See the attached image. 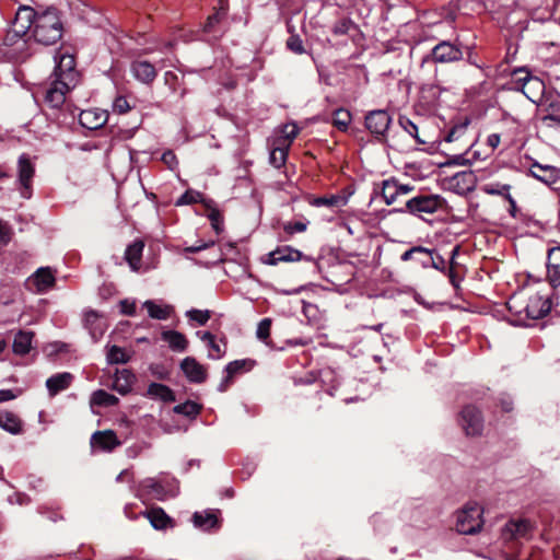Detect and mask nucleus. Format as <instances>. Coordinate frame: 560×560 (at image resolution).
<instances>
[{
	"instance_id": "nucleus-1",
	"label": "nucleus",
	"mask_w": 560,
	"mask_h": 560,
	"mask_svg": "<svg viewBox=\"0 0 560 560\" xmlns=\"http://www.w3.org/2000/svg\"><path fill=\"white\" fill-rule=\"evenodd\" d=\"M80 81L72 55L62 54L50 77V83L45 90V102L54 108L60 107L66 101V94L74 89Z\"/></svg>"
},
{
	"instance_id": "nucleus-2",
	"label": "nucleus",
	"mask_w": 560,
	"mask_h": 560,
	"mask_svg": "<svg viewBox=\"0 0 560 560\" xmlns=\"http://www.w3.org/2000/svg\"><path fill=\"white\" fill-rule=\"evenodd\" d=\"M509 311L517 317V322L524 324L526 319H538L546 316L551 308V302L547 295L532 289H524L514 293L506 303Z\"/></svg>"
},
{
	"instance_id": "nucleus-3",
	"label": "nucleus",
	"mask_w": 560,
	"mask_h": 560,
	"mask_svg": "<svg viewBox=\"0 0 560 560\" xmlns=\"http://www.w3.org/2000/svg\"><path fill=\"white\" fill-rule=\"evenodd\" d=\"M61 35L62 25L56 10L49 9L36 18L33 36L38 43L52 45Z\"/></svg>"
},
{
	"instance_id": "nucleus-4",
	"label": "nucleus",
	"mask_w": 560,
	"mask_h": 560,
	"mask_svg": "<svg viewBox=\"0 0 560 560\" xmlns=\"http://www.w3.org/2000/svg\"><path fill=\"white\" fill-rule=\"evenodd\" d=\"M482 509L479 504L472 503L465 505L456 514V530L459 534L472 535L482 527Z\"/></svg>"
},
{
	"instance_id": "nucleus-5",
	"label": "nucleus",
	"mask_w": 560,
	"mask_h": 560,
	"mask_svg": "<svg viewBox=\"0 0 560 560\" xmlns=\"http://www.w3.org/2000/svg\"><path fill=\"white\" fill-rule=\"evenodd\" d=\"M534 523L528 518H511L501 529V538L504 541L529 539L534 532Z\"/></svg>"
},
{
	"instance_id": "nucleus-6",
	"label": "nucleus",
	"mask_w": 560,
	"mask_h": 560,
	"mask_svg": "<svg viewBox=\"0 0 560 560\" xmlns=\"http://www.w3.org/2000/svg\"><path fill=\"white\" fill-rule=\"evenodd\" d=\"M39 14H36L35 11L30 7H21L16 14L12 24L11 31L8 33L5 37V42H11L13 37H23L25 36L32 26H35V20Z\"/></svg>"
},
{
	"instance_id": "nucleus-7",
	"label": "nucleus",
	"mask_w": 560,
	"mask_h": 560,
	"mask_svg": "<svg viewBox=\"0 0 560 560\" xmlns=\"http://www.w3.org/2000/svg\"><path fill=\"white\" fill-rule=\"evenodd\" d=\"M459 424L468 436H478L483 431V418L478 408L468 405L459 415Z\"/></svg>"
},
{
	"instance_id": "nucleus-8",
	"label": "nucleus",
	"mask_w": 560,
	"mask_h": 560,
	"mask_svg": "<svg viewBox=\"0 0 560 560\" xmlns=\"http://www.w3.org/2000/svg\"><path fill=\"white\" fill-rule=\"evenodd\" d=\"M415 186L400 184L398 179L390 177L382 182L381 196L387 206L398 202L402 197L409 195Z\"/></svg>"
},
{
	"instance_id": "nucleus-9",
	"label": "nucleus",
	"mask_w": 560,
	"mask_h": 560,
	"mask_svg": "<svg viewBox=\"0 0 560 560\" xmlns=\"http://www.w3.org/2000/svg\"><path fill=\"white\" fill-rule=\"evenodd\" d=\"M442 207V198L438 195L418 196L406 202L410 213H434Z\"/></svg>"
},
{
	"instance_id": "nucleus-10",
	"label": "nucleus",
	"mask_w": 560,
	"mask_h": 560,
	"mask_svg": "<svg viewBox=\"0 0 560 560\" xmlns=\"http://www.w3.org/2000/svg\"><path fill=\"white\" fill-rule=\"evenodd\" d=\"M35 175V166L27 154L20 155L18 160V177L22 186L21 195L24 198L31 197L32 179Z\"/></svg>"
},
{
	"instance_id": "nucleus-11",
	"label": "nucleus",
	"mask_w": 560,
	"mask_h": 560,
	"mask_svg": "<svg viewBox=\"0 0 560 560\" xmlns=\"http://www.w3.org/2000/svg\"><path fill=\"white\" fill-rule=\"evenodd\" d=\"M390 122L392 118L384 109L372 110L365 116V127L376 136H384Z\"/></svg>"
},
{
	"instance_id": "nucleus-12",
	"label": "nucleus",
	"mask_w": 560,
	"mask_h": 560,
	"mask_svg": "<svg viewBox=\"0 0 560 560\" xmlns=\"http://www.w3.org/2000/svg\"><path fill=\"white\" fill-rule=\"evenodd\" d=\"M431 58L434 62H454L463 58V51L450 42H441L433 47Z\"/></svg>"
},
{
	"instance_id": "nucleus-13",
	"label": "nucleus",
	"mask_w": 560,
	"mask_h": 560,
	"mask_svg": "<svg viewBox=\"0 0 560 560\" xmlns=\"http://www.w3.org/2000/svg\"><path fill=\"white\" fill-rule=\"evenodd\" d=\"M55 270L50 267H40L28 279V283L35 288L37 293H44L55 285Z\"/></svg>"
},
{
	"instance_id": "nucleus-14",
	"label": "nucleus",
	"mask_w": 560,
	"mask_h": 560,
	"mask_svg": "<svg viewBox=\"0 0 560 560\" xmlns=\"http://www.w3.org/2000/svg\"><path fill=\"white\" fill-rule=\"evenodd\" d=\"M180 369L191 383H203L207 380V369L195 358L187 357L180 362Z\"/></svg>"
},
{
	"instance_id": "nucleus-15",
	"label": "nucleus",
	"mask_w": 560,
	"mask_h": 560,
	"mask_svg": "<svg viewBox=\"0 0 560 560\" xmlns=\"http://www.w3.org/2000/svg\"><path fill=\"white\" fill-rule=\"evenodd\" d=\"M108 119L106 110L91 108L82 110L79 115V121L82 127L89 130H96L103 127Z\"/></svg>"
},
{
	"instance_id": "nucleus-16",
	"label": "nucleus",
	"mask_w": 560,
	"mask_h": 560,
	"mask_svg": "<svg viewBox=\"0 0 560 560\" xmlns=\"http://www.w3.org/2000/svg\"><path fill=\"white\" fill-rule=\"evenodd\" d=\"M303 258L302 252L291 246H280L268 254L266 260L269 265H277L279 262H293L300 261Z\"/></svg>"
},
{
	"instance_id": "nucleus-17",
	"label": "nucleus",
	"mask_w": 560,
	"mask_h": 560,
	"mask_svg": "<svg viewBox=\"0 0 560 560\" xmlns=\"http://www.w3.org/2000/svg\"><path fill=\"white\" fill-rule=\"evenodd\" d=\"M529 173L533 177L549 187H552L555 184H557L560 178V172L557 167L551 165H542L539 163H534L529 168Z\"/></svg>"
},
{
	"instance_id": "nucleus-18",
	"label": "nucleus",
	"mask_w": 560,
	"mask_h": 560,
	"mask_svg": "<svg viewBox=\"0 0 560 560\" xmlns=\"http://www.w3.org/2000/svg\"><path fill=\"white\" fill-rule=\"evenodd\" d=\"M91 444L93 447H98L102 451L110 452L120 445V442L114 431L106 430L95 432L92 435Z\"/></svg>"
},
{
	"instance_id": "nucleus-19",
	"label": "nucleus",
	"mask_w": 560,
	"mask_h": 560,
	"mask_svg": "<svg viewBox=\"0 0 560 560\" xmlns=\"http://www.w3.org/2000/svg\"><path fill=\"white\" fill-rule=\"evenodd\" d=\"M131 72L138 81L145 84L152 83L158 74L154 66L145 60L133 61L131 65Z\"/></svg>"
},
{
	"instance_id": "nucleus-20",
	"label": "nucleus",
	"mask_w": 560,
	"mask_h": 560,
	"mask_svg": "<svg viewBox=\"0 0 560 560\" xmlns=\"http://www.w3.org/2000/svg\"><path fill=\"white\" fill-rule=\"evenodd\" d=\"M135 375L127 369L117 370L114 377L113 388L121 395L131 390Z\"/></svg>"
},
{
	"instance_id": "nucleus-21",
	"label": "nucleus",
	"mask_w": 560,
	"mask_h": 560,
	"mask_svg": "<svg viewBox=\"0 0 560 560\" xmlns=\"http://www.w3.org/2000/svg\"><path fill=\"white\" fill-rule=\"evenodd\" d=\"M72 378L73 376L68 372L59 373L49 377L46 381V387L50 396H55L59 392L67 389L70 386Z\"/></svg>"
},
{
	"instance_id": "nucleus-22",
	"label": "nucleus",
	"mask_w": 560,
	"mask_h": 560,
	"mask_svg": "<svg viewBox=\"0 0 560 560\" xmlns=\"http://www.w3.org/2000/svg\"><path fill=\"white\" fill-rule=\"evenodd\" d=\"M143 248L144 243L137 240L125 250V259L133 271H138L140 268Z\"/></svg>"
},
{
	"instance_id": "nucleus-23",
	"label": "nucleus",
	"mask_w": 560,
	"mask_h": 560,
	"mask_svg": "<svg viewBox=\"0 0 560 560\" xmlns=\"http://www.w3.org/2000/svg\"><path fill=\"white\" fill-rule=\"evenodd\" d=\"M84 326L90 330L93 339L97 340L104 332V324L96 311L89 310L84 312Z\"/></svg>"
},
{
	"instance_id": "nucleus-24",
	"label": "nucleus",
	"mask_w": 560,
	"mask_h": 560,
	"mask_svg": "<svg viewBox=\"0 0 560 560\" xmlns=\"http://www.w3.org/2000/svg\"><path fill=\"white\" fill-rule=\"evenodd\" d=\"M521 90L528 100L536 103L544 94L545 84L539 78L533 77L532 79H527Z\"/></svg>"
},
{
	"instance_id": "nucleus-25",
	"label": "nucleus",
	"mask_w": 560,
	"mask_h": 560,
	"mask_svg": "<svg viewBox=\"0 0 560 560\" xmlns=\"http://www.w3.org/2000/svg\"><path fill=\"white\" fill-rule=\"evenodd\" d=\"M162 339L168 343L173 351L183 352L188 347V340L185 335L176 330L163 331Z\"/></svg>"
},
{
	"instance_id": "nucleus-26",
	"label": "nucleus",
	"mask_w": 560,
	"mask_h": 560,
	"mask_svg": "<svg viewBox=\"0 0 560 560\" xmlns=\"http://www.w3.org/2000/svg\"><path fill=\"white\" fill-rule=\"evenodd\" d=\"M0 427L11 434H19L22 432L21 419L11 411H0Z\"/></svg>"
},
{
	"instance_id": "nucleus-27",
	"label": "nucleus",
	"mask_w": 560,
	"mask_h": 560,
	"mask_svg": "<svg viewBox=\"0 0 560 560\" xmlns=\"http://www.w3.org/2000/svg\"><path fill=\"white\" fill-rule=\"evenodd\" d=\"M155 529H164L171 524V518L161 508H153L143 513Z\"/></svg>"
},
{
	"instance_id": "nucleus-28",
	"label": "nucleus",
	"mask_w": 560,
	"mask_h": 560,
	"mask_svg": "<svg viewBox=\"0 0 560 560\" xmlns=\"http://www.w3.org/2000/svg\"><path fill=\"white\" fill-rule=\"evenodd\" d=\"M34 334L32 331L20 330L13 341V352L24 355L30 352Z\"/></svg>"
},
{
	"instance_id": "nucleus-29",
	"label": "nucleus",
	"mask_w": 560,
	"mask_h": 560,
	"mask_svg": "<svg viewBox=\"0 0 560 560\" xmlns=\"http://www.w3.org/2000/svg\"><path fill=\"white\" fill-rule=\"evenodd\" d=\"M148 395L165 402L175 400L173 390L168 386L160 383L150 384L148 387Z\"/></svg>"
},
{
	"instance_id": "nucleus-30",
	"label": "nucleus",
	"mask_w": 560,
	"mask_h": 560,
	"mask_svg": "<svg viewBox=\"0 0 560 560\" xmlns=\"http://www.w3.org/2000/svg\"><path fill=\"white\" fill-rule=\"evenodd\" d=\"M192 522L196 527L207 530L217 526L218 517L212 512H196L192 515Z\"/></svg>"
},
{
	"instance_id": "nucleus-31",
	"label": "nucleus",
	"mask_w": 560,
	"mask_h": 560,
	"mask_svg": "<svg viewBox=\"0 0 560 560\" xmlns=\"http://www.w3.org/2000/svg\"><path fill=\"white\" fill-rule=\"evenodd\" d=\"M149 316L154 319L165 320L170 317L172 308L167 305H159L155 302L148 300L143 303Z\"/></svg>"
},
{
	"instance_id": "nucleus-32",
	"label": "nucleus",
	"mask_w": 560,
	"mask_h": 560,
	"mask_svg": "<svg viewBox=\"0 0 560 560\" xmlns=\"http://www.w3.org/2000/svg\"><path fill=\"white\" fill-rule=\"evenodd\" d=\"M560 249L559 247H552L548 252V259L550 260L552 254ZM547 278L550 285L557 289L560 285V267L557 264L548 262L547 265Z\"/></svg>"
},
{
	"instance_id": "nucleus-33",
	"label": "nucleus",
	"mask_w": 560,
	"mask_h": 560,
	"mask_svg": "<svg viewBox=\"0 0 560 560\" xmlns=\"http://www.w3.org/2000/svg\"><path fill=\"white\" fill-rule=\"evenodd\" d=\"M209 201H211V200L205 199L201 192H199L197 190L188 189L177 199L175 205L184 206V205H192V203L201 202L206 206V203Z\"/></svg>"
},
{
	"instance_id": "nucleus-34",
	"label": "nucleus",
	"mask_w": 560,
	"mask_h": 560,
	"mask_svg": "<svg viewBox=\"0 0 560 560\" xmlns=\"http://www.w3.org/2000/svg\"><path fill=\"white\" fill-rule=\"evenodd\" d=\"M352 116L349 110L338 108L334 112L332 125L341 131H346L351 122Z\"/></svg>"
},
{
	"instance_id": "nucleus-35",
	"label": "nucleus",
	"mask_w": 560,
	"mask_h": 560,
	"mask_svg": "<svg viewBox=\"0 0 560 560\" xmlns=\"http://www.w3.org/2000/svg\"><path fill=\"white\" fill-rule=\"evenodd\" d=\"M118 402V398L103 389L93 393L91 404L97 406H114Z\"/></svg>"
},
{
	"instance_id": "nucleus-36",
	"label": "nucleus",
	"mask_w": 560,
	"mask_h": 560,
	"mask_svg": "<svg viewBox=\"0 0 560 560\" xmlns=\"http://www.w3.org/2000/svg\"><path fill=\"white\" fill-rule=\"evenodd\" d=\"M206 208L209 210L208 218L212 228L218 234L221 233L223 231V218L220 211L215 208L212 200L206 203Z\"/></svg>"
},
{
	"instance_id": "nucleus-37",
	"label": "nucleus",
	"mask_w": 560,
	"mask_h": 560,
	"mask_svg": "<svg viewBox=\"0 0 560 560\" xmlns=\"http://www.w3.org/2000/svg\"><path fill=\"white\" fill-rule=\"evenodd\" d=\"M142 488L158 500L164 499L165 490L161 482L155 478H147L142 481Z\"/></svg>"
},
{
	"instance_id": "nucleus-38",
	"label": "nucleus",
	"mask_w": 560,
	"mask_h": 560,
	"mask_svg": "<svg viewBox=\"0 0 560 560\" xmlns=\"http://www.w3.org/2000/svg\"><path fill=\"white\" fill-rule=\"evenodd\" d=\"M106 357L110 364L126 363L129 361V355L126 353L125 349L118 346L109 347Z\"/></svg>"
},
{
	"instance_id": "nucleus-39",
	"label": "nucleus",
	"mask_w": 560,
	"mask_h": 560,
	"mask_svg": "<svg viewBox=\"0 0 560 560\" xmlns=\"http://www.w3.org/2000/svg\"><path fill=\"white\" fill-rule=\"evenodd\" d=\"M253 363L254 362L250 360H235L230 362L225 368L228 378H231L233 375L240 373L243 370H250Z\"/></svg>"
},
{
	"instance_id": "nucleus-40",
	"label": "nucleus",
	"mask_w": 560,
	"mask_h": 560,
	"mask_svg": "<svg viewBox=\"0 0 560 560\" xmlns=\"http://www.w3.org/2000/svg\"><path fill=\"white\" fill-rule=\"evenodd\" d=\"M400 127L408 132L411 137H413L418 143L424 144L425 140L421 139L418 135V127L413 124L408 117L400 116L399 117Z\"/></svg>"
},
{
	"instance_id": "nucleus-41",
	"label": "nucleus",
	"mask_w": 560,
	"mask_h": 560,
	"mask_svg": "<svg viewBox=\"0 0 560 560\" xmlns=\"http://www.w3.org/2000/svg\"><path fill=\"white\" fill-rule=\"evenodd\" d=\"M200 407L194 401H186L174 407V412L185 415L187 417H195L199 413Z\"/></svg>"
},
{
	"instance_id": "nucleus-42",
	"label": "nucleus",
	"mask_w": 560,
	"mask_h": 560,
	"mask_svg": "<svg viewBox=\"0 0 560 560\" xmlns=\"http://www.w3.org/2000/svg\"><path fill=\"white\" fill-rule=\"evenodd\" d=\"M341 200H342V198L340 196L330 195V196H324V197L314 198L311 201V205L315 206V207L332 208V207L339 206Z\"/></svg>"
},
{
	"instance_id": "nucleus-43",
	"label": "nucleus",
	"mask_w": 560,
	"mask_h": 560,
	"mask_svg": "<svg viewBox=\"0 0 560 560\" xmlns=\"http://www.w3.org/2000/svg\"><path fill=\"white\" fill-rule=\"evenodd\" d=\"M287 155H288V147L287 148H275L270 152L269 161L275 167L279 168L282 165H284Z\"/></svg>"
},
{
	"instance_id": "nucleus-44",
	"label": "nucleus",
	"mask_w": 560,
	"mask_h": 560,
	"mask_svg": "<svg viewBox=\"0 0 560 560\" xmlns=\"http://www.w3.org/2000/svg\"><path fill=\"white\" fill-rule=\"evenodd\" d=\"M186 316L190 320L197 322L199 325H205L211 317L210 311H201V310H189L186 312Z\"/></svg>"
},
{
	"instance_id": "nucleus-45",
	"label": "nucleus",
	"mask_w": 560,
	"mask_h": 560,
	"mask_svg": "<svg viewBox=\"0 0 560 560\" xmlns=\"http://www.w3.org/2000/svg\"><path fill=\"white\" fill-rule=\"evenodd\" d=\"M270 329H271V319L270 318H264L259 322L256 330V336L259 340L267 343V340L270 336Z\"/></svg>"
},
{
	"instance_id": "nucleus-46",
	"label": "nucleus",
	"mask_w": 560,
	"mask_h": 560,
	"mask_svg": "<svg viewBox=\"0 0 560 560\" xmlns=\"http://www.w3.org/2000/svg\"><path fill=\"white\" fill-rule=\"evenodd\" d=\"M307 225V221L287 222L283 224V231L289 235H293L294 233H302L306 231Z\"/></svg>"
},
{
	"instance_id": "nucleus-47",
	"label": "nucleus",
	"mask_w": 560,
	"mask_h": 560,
	"mask_svg": "<svg viewBox=\"0 0 560 560\" xmlns=\"http://www.w3.org/2000/svg\"><path fill=\"white\" fill-rule=\"evenodd\" d=\"M534 75H532L525 68L516 69L512 73L513 81L520 89L524 86V83L527 81V79H532Z\"/></svg>"
},
{
	"instance_id": "nucleus-48",
	"label": "nucleus",
	"mask_w": 560,
	"mask_h": 560,
	"mask_svg": "<svg viewBox=\"0 0 560 560\" xmlns=\"http://www.w3.org/2000/svg\"><path fill=\"white\" fill-rule=\"evenodd\" d=\"M287 46H288V48L290 50H292L295 54L301 55V54L305 52V49H304V46H303V42L296 35H293V36L289 37V39L287 42Z\"/></svg>"
},
{
	"instance_id": "nucleus-49",
	"label": "nucleus",
	"mask_w": 560,
	"mask_h": 560,
	"mask_svg": "<svg viewBox=\"0 0 560 560\" xmlns=\"http://www.w3.org/2000/svg\"><path fill=\"white\" fill-rule=\"evenodd\" d=\"M415 254L432 255V249H429V248H425V247H422V246L411 247L410 249L406 250L401 255V260L402 261H408V260L412 259Z\"/></svg>"
},
{
	"instance_id": "nucleus-50",
	"label": "nucleus",
	"mask_w": 560,
	"mask_h": 560,
	"mask_svg": "<svg viewBox=\"0 0 560 560\" xmlns=\"http://www.w3.org/2000/svg\"><path fill=\"white\" fill-rule=\"evenodd\" d=\"M114 112L118 114H125L130 109V105L126 97L118 96L113 104Z\"/></svg>"
},
{
	"instance_id": "nucleus-51",
	"label": "nucleus",
	"mask_w": 560,
	"mask_h": 560,
	"mask_svg": "<svg viewBox=\"0 0 560 560\" xmlns=\"http://www.w3.org/2000/svg\"><path fill=\"white\" fill-rule=\"evenodd\" d=\"M430 257V262L423 261L422 265L424 267L431 265L433 268L438 270H442L445 266V260L440 255H434V250H432V255H428Z\"/></svg>"
},
{
	"instance_id": "nucleus-52",
	"label": "nucleus",
	"mask_w": 560,
	"mask_h": 560,
	"mask_svg": "<svg viewBox=\"0 0 560 560\" xmlns=\"http://www.w3.org/2000/svg\"><path fill=\"white\" fill-rule=\"evenodd\" d=\"M282 133L284 138L288 140V145L291 143V141L298 136L299 128L295 124H287L283 126Z\"/></svg>"
},
{
	"instance_id": "nucleus-53",
	"label": "nucleus",
	"mask_w": 560,
	"mask_h": 560,
	"mask_svg": "<svg viewBox=\"0 0 560 560\" xmlns=\"http://www.w3.org/2000/svg\"><path fill=\"white\" fill-rule=\"evenodd\" d=\"M223 14L224 13H221V12L218 11V12L213 13L212 15L208 16L207 22H206V24L203 26V31L206 33L212 32L214 25L218 24L221 21Z\"/></svg>"
},
{
	"instance_id": "nucleus-54",
	"label": "nucleus",
	"mask_w": 560,
	"mask_h": 560,
	"mask_svg": "<svg viewBox=\"0 0 560 560\" xmlns=\"http://www.w3.org/2000/svg\"><path fill=\"white\" fill-rule=\"evenodd\" d=\"M351 26H352L351 21L345 19V20L337 22L334 25L332 32L336 35H345L349 32Z\"/></svg>"
},
{
	"instance_id": "nucleus-55",
	"label": "nucleus",
	"mask_w": 560,
	"mask_h": 560,
	"mask_svg": "<svg viewBox=\"0 0 560 560\" xmlns=\"http://www.w3.org/2000/svg\"><path fill=\"white\" fill-rule=\"evenodd\" d=\"M208 347L211 349V352L208 354L210 359L217 360L225 354V347L221 348L215 340H213Z\"/></svg>"
},
{
	"instance_id": "nucleus-56",
	"label": "nucleus",
	"mask_w": 560,
	"mask_h": 560,
	"mask_svg": "<svg viewBox=\"0 0 560 560\" xmlns=\"http://www.w3.org/2000/svg\"><path fill=\"white\" fill-rule=\"evenodd\" d=\"M162 161L171 168L174 170L178 162L176 155L172 151H166L162 154Z\"/></svg>"
},
{
	"instance_id": "nucleus-57",
	"label": "nucleus",
	"mask_w": 560,
	"mask_h": 560,
	"mask_svg": "<svg viewBox=\"0 0 560 560\" xmlns=\"http://www.w3.org/2000/svg\"><path fill=\"white\" fill-rule=\"evenodd\" d=\"M10 241L9 228L5 223L0 221V249L5 246Z\"/></svg>"
},
{
	"instance_id": "nucleus-58",
	"label": "nucleus",
	"mask_w": 560,
	"mask_h": 560,
	"mask_svg": "<svg viewBox=\"0 0 560 560\" xmlns=\"http://www.w3.org/2000/svg\"><path fill=\"white\" fill-rule=\"evenodd\" d=\"M541 120L548 127H553V126H557L558 124H560V117H559V115H557L555 113L544 115L541 117Z\"/></svg>"
},
{
	"instance_id": "nucleus-59",
	"label": "nucleus",
	"mask_w": 560,
	"mask_h": 560,
	"mask_svg": "<svg viewBox=\"0 0 560 560\" xmlns=\"http://www.w3.org/2000/svg\"><path fill=\"white\" fill-rule=\"evenodd\" d=\"M121 313L132 316L136 314V304L127 300L120 302Z\"/></svg>"
},
{
	"instance_id": "nucleus-60",
	"label": "nucleus",
	"mask_w": 560,
	"mask_h": 560,
	"mask_svg": "<svg viewBox=\"0 0 560 560\" xmlns=\"http://www.w3.org/2000/svg\"><path fill=\"white\" fill-rule=\"evenodd\" d=\"M213 245H214L213 241H210V242H198V244L195 245V246L186 247L185 252H187V253H198V252H200L202 249H206V248H209L210 246H213Z\"/></svg>"
},
{
	"instance_id": "nucleus-61",
	"label": "nucleus",
	"mask_w": 560,
	"mask_h": 560,
	"mask_svg": "<svg viewBox=\"0 0 560 560\" xmlns=\"http://www.w3.org/2000/svg\"><path fill=\"white\" fill-rule=\"evenodd\" d=\"M500 140L501 138L499 133H491L487 138V144L492 149H495L500 144Z\"/></svg>"
},
{
	"instance_id": "nucleus-62",
	"label": "nucleus",
	"mask_w": 560,
	"mask_h": 560,
	"mask_svg": "<svg viewBox=\"0 0 560 560\" xmlns=\"http://www.w3.org/2000/svg\"><path fill=\"white\" fill-rule=\"evenodd\" d=\"M14 398H15V395L11 389H1L0 390V402L12 400Z\"/></svg>"
},
{
	"instance_id": "nucleus-63",
	"label": "nucleus",
	"mask_w": 560,
	"mask_h": 560,
	"mask_svg": "<svg viewBox=\"0 0 560 560\" xmlns=\"http://www.w3.org/2000/svg\"><path fill=\"white\" fill-rule=\"evenodd\" d=\"M141 451H142V446L136 445V446L129 447L127 450V453H128L129 457L135 458L140 454Z\"/></svg>"
},
{
	"instance_id": "nucleus-64",
	"label": "nucleus",
	"mask_w": 560,
	"mask_h": 560,
	"mask_svg": "<svg viewBox=\"0 0 560 560\" xmlns=\"http://www.w3.org/2000/svg\"><path fill=\"white\" fill-rule=\"evenodd\" d=\"M200 339L205 342H207V345L209 346L213 340H215L214 336L209 332V331H206V332H202L200 335Z\"/></svg>"
}]
</instances>
